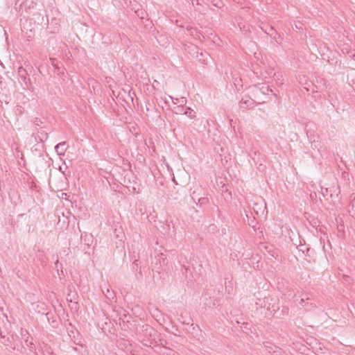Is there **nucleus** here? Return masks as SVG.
I'll return each mask as SVG.
<instances>
[{
	"label": "nucleus",
	"mask_w": 355,
	"mask_h": 355,
	"mask_svg": "<svg viewBox=\"0 0 355 355\" xmlns=\"http://www.w3.org/2000/svg\"><path fill=\"white\" fill-rule=\"evenodd\" d=\"M105 296L110 300H113L115 298V294L112 291L107 288L105 291H103Z\"/></svg>",
	"instance_id": "obj_10"
},
{
	"label": "nucleus",
	"mask_w": 355,
	"mask_h": 355,
	"mask_svg": "<svg viewBox=\"0 0 355 355\" xmlns=\"http://www.w3.org/2000/svg\"><path fill=\"white\" fill-rule=\"evenodd\" d=\"M268 247H266V250H267V251L268 252V253L271 255V257H275V252H272V253H271V250H270H270H268Z\"/></svg>",
	"instance_id": "obj_17"
},
{
	"label": "nucleus",
	"mask_w": 355,
	"mask_h": 355,
	"mask_svg": "<svg viewBox=\"0 0 355 355\" xmlns=\"http://www.w3.org/2000/svg\"><path fill=\"white\" fill-rule=\"evenodd\" d=\"M266 209V204L265 203H260V205L258 202L254 203L253 207V210L256 213L257 215H259V214H263Z\"/></svg>",
	"instance_id": "obj_5"
},
{
	"label": "nucleus",
	"mask_w": 355,
	"mask_h": 355,
	"mask_svg": "<svg viewBox=\"0 0 355 355\" xmlns=\"http://www.w3.org/2000/svg\"><path fill=\"white\" fill-rule=\"evenodd\" d=\"M304 299H301L299 302V304L301 305V306H304Z\"/></svg>",
	"instance_id": "obj_21"
},
{
	"label": "nucleus",
	"mask_w": 355,
	"mask_h": 355,
	"mask_svg": "<svg viewBox=\"0 0 355 355\" xmlns=\"http://www.w3.org/2000/svg\"><path fill=\"white\" fill-rule=\"evenodd\" d=\"M256 91L255 92L257 93V92H259L263 95H269L271 94V95L275 96V94H273L272 90L266 84H258L255 85Z\"/></svg>",
	"instance_id": "obj_1"
},
{
	"label": "nucleus",
	"mask_w": 355,
	"mask_h": 355,
	"mask_svg": "<svg viewBox=\"0 0 355 355\" xmlns=\"http://www.w3.org/2000/svg\"><path fill=\"white\" fill-rule=\"evenodd\" d=\"M205 300H206L205 296H204V297H202L201 298V300L205 303V305H207V306H210V304H209V303H207V302H205Z\"/></svg>",
	"instance_id": "obj_19"
},
{
	"label": "nucleus",
	"mask_w": 355,
	"mask_h": 355,
	"mask_svg": "<svg viewBox=\"0 0 355 355\" xmlns=\"http://www.w3.org/2000/svg\"><path fill=\"white\" fill-rule=\"evenodd\" d=\"M271 31H273V28L272 27H270L269 31H266V33L268 34V35H270L271 37L272 35V33H271Z\"/></svg>",
	"instance_id": "obj_18"
},
{
	"label": "nucleus",
	"mask_w": 355,
	"mask_h": 355,
	"mask_svg": "<svg viewBox=\"0 0 355 355\" xmlns=\"http://www.w3.org/2000/svg\"><path fill=\"white\" fill-rule=\"evenodd\" d=\"M162 232L164 234L171 235L172 233L174 232V231L171 230V225H170V223H168L167 224V227L166 228H164V230L162 231Z\"/></svg>",
	"instance_id": "obj_13"
},
{
	"label": "nucleus",
	"mask_w": 355,
	"mask_h": 355,
	"mask_svg": "<svg viewBox=\"0 0 355 355\" xmlns=\"http://www.w3.org/2000/svg\"><path fill=\"white\" fill-rule=\"evenodd\" d=\"M245 213V216H246V218H248V225L252 227H254L255 226V224H256V221H255V218L254 216L253 217H250L248 214V213L246 212L245 210H244Z\"/></svg>",
	"instance_id": "obj_11"
},
{
	"label": "nucleus",
	"mask_w": 355,
	"mask_h": 355,
	"mask_svg": "<svg viewBox=\"0 0 355 355\" xmlns=\"http://www.w3.org/2000/svg\"><path fill=\"white\" fill-rule=\"evenodd\" d=\"M185 105H179L171 108L173 112L175 114H184Z\"/></svg>",
	"instance_id": "obj_8"
},
{
	"label": "nucleus",
	"mask_w": 355,
	"mask_h": 355,
	"mask_svg": "<svg viewBox=\"0 0 355 355\" xmlns=\"http://www.w3.org/2000/svg\"><path fill=\"white\" fill-rule=\"evenodd\" d=\"M184 114L187 115L189 119H193L196 117V112L189 107H186Z\"/></svg>",
	"instance_id": "obj_9"
},
{
	"label": "nucleus",
	"mask_w": 355,
	"mask_h": 355,
	"mask_svg": "<svg viewBox=\"0 0 355 355\" xmlns=\"http://www.w3.org/2000/svg\"><path fill=\"white\" fill-rule=\"evenodd\" d=\"M321 193L324 197H325L328 195H330V196H332V193H331V191H329L328 188L321 187Z\"/></svg>",
	"instance_id": "obj_15"
},
{
	"label": "nucleus",
	"mask_w": 355,
	"mask_h": 355,
	"mask_svg": "<svg viewBox=\"0 0 355 355\" xmlns=\"http://www.w3.org/2000/svg\"><path fill=\"white\" fill-rule=\"evenodd\" d=\"M298 81L302 85H309V83H308L307 79L305 77V76H299Z\"/></svg>",
	"instance_id": "obj_14"
},
{
	"label": "nucleus",
	"mask_w": 355,
	"mask_h": 355,
	"mask_svg": "<svg viewBox=\"0 0 355 355\" xmlns=\"http://www.w3.org/2000/svg\"><path fill=\"white\" fill-rule=\"evenodd\" d=\"M272 73V71H260L259 76H261V78L262 79H266L268 77H270Z\"/></svg>",
	"instance_id": "obj_12"
},
{
	"label": "nucleus",
	"mask_w": 355,
	"mask_h": 355,
	"mask_svg": "<svg viewBox=\"0 0 355 355\" xmlns=\"http://www.w3.org/2000/svg\"><path fill=\"white\" fill-rule=\"evenodd\" d=\"M67 147V143L62 141L55 146V150L59 156H63L65 154Z\"/></svg>",
	"instance_id": "obj_4"
},
{
	"label": "nucleus",
	"mask_w": 355,
	"mask_h": 355,
	"mask_svg": "<svg viewBox=\"0 0 355 355\" xmlns=\"http://www.w3.org/2000/svg\"><path fill=\"white\" fill-rule=\"evenodd\" d=\"M43 352L44 355H53V352L51 351L50 347L45 346V349H43Z\"/></svg>",
	"instance_id": "obj_16"
},
{
	"label": "nucleus",
	"mask_w": 355,
	"mask_h": 355,
	"mask_svg": "<svg viewBox=\"0 0 355 355\" xmlns=\"http://www.w3.org/2000/svg\"><path fill=\"white\" fill-rule=\"evenodd\" d=\"M168 98L172 101L173 103L177 106L179 105H185L187 100L185 97H182L180 98H173L171 96H168Z\"/></svg>",
	"instance_id": "obj_6"
},
{
	"label": "nucleus",
	"mask_w": 355,
	"mask_h": 355,
	"mask_svg": "<svg viewBox=\"0 0 355 355\" xmlns=\"http://www.w3.org/2000/svg\"><path fill=\"white\" fill-rule=\"evenodd\" d=\"M191 47L193 49V50H198V47L196 46H191Z\"/></svg>",
	"instance_id": "obj_23"
},
{
	"label": "nucleus",
	"mask_w": 355,
	"mask_h": 355,
	"mask_svg": "<svg viewBox=\"0 0 355 355\" xmlns=\"http://www.w3.org/2000/svg\"><path fill=\"white\" fill-rule=\"evenodd\" d=\"M78 294L76 292H71L70 291L67 294V300L68 302H69L71 304V308L72 309H77L78 308Z\"/></svg>",
	"instance_id": "obj_3"
},
{
	"label": "nucleus",
	"mask_w": 355,
	"mask_h": 355,
	"mask_svg": "<svg viewBox=\"0 0 355 355\" xmlns=\"http://www.w3.org/2000/svg\"><path fill=\"white\" fill-rule=\"evenodd\" d=\"M66 196H67V193H61V198H66Z\"/></svg>",
	"instance_id": "obj_22"
},
{
	"label": "nucleus",
	"mask_w": 355,
	"mask_h": 355,
	"mask_svg": "<svg viewBox=\"0 0 355 355\" xmlns=\"http://www.w3.org/2000/svg\"><path fill=\"white\" fill-rule=\"evenodd\" d=\"M349 214L355 218V195L351 196V201L349 208Z\"/></svg>",
	"instance_id": "obj_7"
},
{
	"label": "nucleus",
	"mask_w": 355,
	"mask_h": 355,
	"mask_svg": "<svg viewBox=\"0 0 355 355\" xmlns=\"http://www.w3.org/2000/svg\"><path fill=\"white\" fill-rule=\"evenodd\" d=\"M254 104V101L248 96H243L240 101L241 108L252 107Z\"/></svg>",
	"instance_id": "obj_2"
},
{
	"label": "nucleus",
	"mask_w": 355,
	"mask_h": 355,
	"mask_svg": "<svg viewBox=\"0 0 355 355\" xmlns=\"http://www.w3.org/2000/svg\"><path fill=\"white\" fill-rule=\"evenodd\" d=\"M59 170L62 172V173L64 175V177H67V174L65 173V171L63 170L62 166H60Z\"/></svg>",
	"instance_id": "obj_20"
}]
</instances>
